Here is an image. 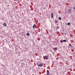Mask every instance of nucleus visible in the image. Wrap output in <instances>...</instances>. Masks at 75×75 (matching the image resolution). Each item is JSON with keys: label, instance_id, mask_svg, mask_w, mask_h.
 Returning a JSON list of instances; mask_svg holds the SVG:
<instances>
[{"label": "nucleus", "instance_id": "obj_13", "mask_svg": "<svg viewBox=\"0 0 75 75\" xmlns=\"http://www.w3.org/2000/svg\"><path fill=\"white\" fill-rule=\"evenodd\" d=\"M70 23H67V25H70Z\"/></svg>", "mask_w": 75, "mask_h": 75}, {"label": "nucleus", "instance_id": "obj_12", "mask_svg": "<svg viewBox=\"0 0 75 75\" xmlns=\"http://www.w3.org/2000/svg\"><path fill=\"white\" fill-rule=\"evenodd\" d=\"M59 20H61V17H59Z\"/></svg>", "mask_w": 75, "mask_h": 75}, {"label": "nucleus", "instance_id": "obj_17", "mask_svg": "<svg viewBox=\"0 0 75 75\" xmlns=\"http://www.w3.org/2000/svg\"><path fill=\"white\" fill-rule=\"evenodd\" d=\"M21 67H23V65L21 66Z\"/></svg>", "mask_w": 75, "mask_h": 75}, {"label": "nucleus", "instance_id": "obj_18", "mask_svg": "<svg viewBox=\"0 0 75 75\" xmlns=\"http://www.w3.org/2000/svg\"><path fill=\"white\" fill-rule=\"evenodd\" d=\"M21 65H23V63H21Z\"/></svg>", "mask_w": 75, "mask_h": 75}, {"label": "nucleus", "instance_id": "obj_1", "mask_svg": "<svg viewBox=\"0 0 75 75\" xmlns=\"http://www.w3.org/2000/svg\"><path fill=\"white\" fill-rule=\"evenodd\" d=\"M33 28H36V25L34 24L33 26Z\"/></svg>", "mask_w": 75, "mask_h": 75}, {"label": "nucleus", "instance_id": "obj_10", "mask_svg": "<svg viewBox=\"0 0 75 75\" xmlns=\"http://www.w3.org/2000/svg\"><path fill=\"white\" fill-rule=\"evenodd\" d=\"M69 13H71V9L69 10Z\"/></svg>", "mask_w": 75, "mask_h": 75}, {"label": "nucleus", "instance_id": "obj_15", "mask_svg": "<svg viewBox=\"0 0 75 75\" xmlns=\"http://www.w3.org/2000/svg\"><path fill=\"white\" fill-rule=\"evenodd\" d=\"M36 23H38V21H36Z\"/></svg>", "mask_w": 75, "mask_h": 75}, {"label": "nucleus", "instance_id": "obj_7", "mask_svg": "<svg viewBox=\"0 0 75 75\" xmlns=\"http://www.w3.org/2000/svg\"><path fill=\"white\" fill-rule=\"evenodd\" d=\"M26 35H27V36H29L30 34L28 33H26Z\"/></svg>", "mask_w": 75, "mask_h": 75}, {"label": "nucleus", "instance_id": "obj_16", "mask_svg": "<svg viewBox=\"0 0 75 75\" xmlns=\"http://www.w3.org/2000/svg\"><path fill=\"white\" fill-rule=\"evenodd\" d=\"M56 23H57V21H56Z\"/></svg>", "mask_w": 75, "mask_h": 75}, {"label": "nucleus", "instance_id": "obj_8", "mask_svg": "<svg viewBox=\"0 0 75 75\" xmlns=\"http://www.w3.org/2000/svg\"><path fill=\"white\" fill-rule=\"evenodd\" d=\"M53 50L54 51H56L57 50V49H56V48H53Z\"/></svg>", "mask_w": 75, "mask_h": 75}, {"label": "nucleus", "instance_id": "obj_6", "mask_svg": "<svg viewBox=\"0 0 75 75\" xmlns=\"http://www.w3.org/2000/svg\"><path fill=\"white\" fill-rule=\"evenodd\" d=\"M54 16V15L53 14V13H52L51 14V18H53V16Z\"/></svg>", "mask_w": 75, "mask_h": 75}, {"label": "nucleus", "instance_id": "obj_11", "mask_svg": "<svg viewBox=\"0 0 75 75\" xmlns=\"http://www.w3.org/2000/svg\"><path fill=\"white\" fill-rule=\"evenodd\" d=\"M60 42L61 43H63V40H61L60 41Z\"/></svg>", "mask_w": 75, "mask_h": 75}, {"label": "nucleus", "instance_id": "obj_4", "mask_svg": "<svg viewBox=\"0 0 75 75\" xmlns=\"http://www.w3.org/2000/svg\"><path fill=\"white\" fill-rule=\"evenodd\" d=\"M45 59H48V57L47 56H45Z\"/></svg>", "mask_w": 75, "mask_h": 75}, {"label": "nucleus", "instance_id": "obj_9", "mask_svg": "<svg viewBox=\"0 0 75 75\" xmlns=\"http://www.w3.org/2000/svg\"><path fill=\"white\" fill-rule=\"evenodd\" d=\"M63 42H66V41H67V40H63Z\"/></svg>", "mask_w": 75, "mask_h": 75}, {"label": "nucleus", "instance_id": "obj_2", "mask_svg": "<svg viewBox=\"0 0 75 75\" xmlns=\"http://www.w3.org/2000/svg\"><path fill=\"white\" fill-rule=\"evenodd\" d=\"M47 75H50V72H49V71L48 70H47Z\"/></svg>", "mask_w": 75, "mask_h": 75}, {"label": "nucleus", "instance_id": "obj_14", "mask_svg": "<svg viewBox=\"0 0 75 75\" xmlns=\"http://www.w3.org/2000/svg\"><path fill=\"white\" fill-rule=\"evenodd\" d=\"M59 27H57L56 28L57 29H59Z\"/></svg>", "mask_w": 75, "mask_h": 75}, {"label": "nucleus", "instance_id": "obj_3", "mask_svg": "<svg viewBox=\"0 0 75 75\" xmlns=\"http://www.w3.org/2000/svg\"><path fill=\"white\" fill-rule=\"evenodd\" d=\"M43 65V64H42L41 63L40 64L38 65V67H42Z\"/></svg>", "mask_w": 75, "mask_h": 75}, {"label": "nucleus", "instance_id": "obj_5", "mask_svg": "<svg viewBox=\"0 0 75 75\" xmlns=\"http://www.w3.org/2000/svg\"><path fill=\"white\" fill-rule=\"evenodd\" d=\"M3 25L4 26H5V27L7 26V24H6V23H3Z\"/></svg>", "mask_w": 75, "mask_h": 75}]
</instances>
